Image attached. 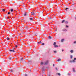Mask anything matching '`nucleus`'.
I'll use <instances>...</instances> for the list:
<instances>
[{
    "label": "nucleus",
    "instance_id": "nucleus-1",
    "mask_svg": "<svg viewBox=\"0 0 76 76\" xmlns=\"http://www.w3.org/2000/svg\"><path fill=\"white\" fill-rule=\"evenodd\" d=\"M20 61L22 62L23 63H25V60H23V58H21L20 59Z\"/></svg>",
    "mask_w": 76,
    "mask_h": 76
},
{
    "label": "nucleus",
    "instance_id": "nucleus-2",
    "mask_svg": "<svg viewBox=\"0 0 76 76\" xmlns=\"http://www.w3.org/2000/svg\"><path fill=\"white\" fill-rule=\"evenodd\" d=\"M48 63V61H47L45 62V64H44V65H47Z\"/></svg>",
    "mask_w": 76,
    "mask_h": 76
},
{
    "label": "nucleus",
    "instance_id": "nucleus-3",
    "mask_svg": "<svg viewBox=\"0 0 76 76\" xmlns=\"http://www.w3.org/2000/svg\"><path fill=\"white\" fill-rule=\"evenodd\" d=\"M9 51H10V52H12H12H13V53H15V51L14 50H10Z\"/></svg>",
    "mask_w": 76,
    "mask_h": 76
},
{
    "label": "nucleus",
    "instance_id": "nucleus-4",
    "mask_svg": "<svg viewBox=\"0 0 76 76\" xmlns=\"http://www.w3.org/2000/svg\"><path fill=\"white\" fill-rule=\"evenodd\" d=\"M65 10H66V11H68V10H69V9L68 8H66L65 9Z\"/></svg>",
    "mask_w": 76,
    "mask_h": 76
},
{
    "label": "nucleus",
    "instance_id": "nucleus-5",
    "mask_svg": "<svg viewBox=\"0 0 76 76\" xmlns=\"http://www.w3.org/2000/svg\"><path fill=\"white\" fill-rule=\"evenodd\" d=\"M31 15H35V13L34 12H31Z\"/></svg>",
    "mask_w": 76,
    "mask_h": 76
},
{
    "label": "nucleus",
    "instance_id": "nucleus-6",
    "mask_svg": "<svg viewBox=\"0 0 76 76\" xmlns=\"http://www.w3.org/2000/svg\"><path fill=\"white\" fill-rule=\"evenodd\" d=\"M62 31H66L67 29H63Z\"/></svg>",
    "mask_w": 76,
    "mask_h": 76
},
{
    "label": "nucleus",
    "instance_id": "nucleus-7",
    "mask_svg": "<svg viewBox=\"0 0 76 76\" xmlns=\"http://www.w3.org/2000/svg\"><path fill=\"white\" fill-rule=\"evenodd\" d=\"M65 23H68V22L67 21L65 20Z\"/></svg>",
    "mask_w": 76,
    "mask_h": 76
},
{
    "label": "nucleus",
    "instance_id": "nucleus-8",
    "mask_svg": "<svg viewBox=\"0 0 76 76\" xmlns=\"http://www.w3.org/2000/svg\"><path fill=\"white\" fill-rule=\"evenodd\" d=\"M48 20H51V17L48 18Z\"/></svg>",
    "mask_w": 76,
    "mask_h": 76
},
{
    "label": "nucleus",
    "instance_id": "nucleus-9",
    "mask_svg": "<svg viewBox=\"0 0 76 76\" xmlns=\"http://www.w3.org/2000/svg\"><path fill=\"white\" fill-rule=\"evenodd\" d=\"M64 41V39H61V42H63Z\"/></svg>",
    "mask_w": 76,
    "mask_h": 76
},
{
    "label": "nucleus",
    "instance_id": "nucleus-10",
    "mask_svg": "<svg viewBox=\"0 0 76 76\" xmlns=\"http://www.w3.org/2000/svg\"><path fill=\"white\" fill-rule=\"evenodd\" d=\"M56 74L58 75V76H60V75H61L60 73H57Z\"/></svg>",
    "mask_w": 76,
    "mask_h": 76
},
{
    "label": "nucleus",
    "instance_id": "nucleus-11",
    "mask_svg": "<svg viewBox=\"0 0 76 76\" xmlns=\"http://www.w3.org/2000/svg\"><path fill=\"white\" fill-rule=\"evenodd\" d=\"M10 11L11 12H12L13 11V10L12 9H11L10 10Z\"/></svg>",
    "mask_w": 76,
    "mask_h": 76
},
{
    "label": "nucleus",
    "instance_id": "nucleus-12",
    "mask_svg": "<svg viewBox=\"0 0 76 76\" xmlns=\"http://www.w3.org/2000/svg\"><path fill=\"white\" fill-rule=\"evenodd\" d=\"M48 38H49V39H51L52 38V37H51V36H49L48 37Z\"/></svg>",
    "mask_w": 76,
    "mask_h": 76
},
{
    "label": "nucleus",
    "instance_id": "nucleus-13",
    "mask_svg": "<svg viewBox=\"0 0 76 76\" xmlns=\"http://www.w3.org/2000/svg\"><path fill=\"white\" fill-rule=\"evenodd\" d=\"M2 10L3 11V12H5V9H2Z\"/></svg>",
    "mask_w": 76,
    "mask_h": 76
},
{
    "label": "nucleus",
    "instance_id": "nucleus-14",
    "mask_svg": "<svg viewBox=\"0 0 76 76\" xmlns=\"http://www.w3.org/2000/svg\"><path fill=\"white\" fill-rule=\"evenodd\" d=\"M54 47L56 48V47H58V45H55L54 46Z\"/></svg>",
    "mask_w": 76,
    "mask_h": 76
},
{
    "label": "nucleus",
    "instance_id": "nucleus-15",
    "mask_svg": "<svg viewBox=\"0 0 76 76\" xmlns=\"http://www.w3.org/2000/svg\"><path fill=\"white\" fill-rule=\"evenodd\" d=\"M29 19L30 20H33V19L32 18H29Z\"/></svg>",
    "mask_w": 76,
    "mask_h": 76
},
{
    "label": "nucleus",
    "instance_id": "nucleus-16",
    "mask_svg": "<svg viewBox=\"0 0 76 76\" xmlns=\"http://www.w3.org/2000/svg\"><path fill=\"white\" fill-rule=\"evenodd\" d=\"M65 22V20H62V23H64V22Z\"/></svg>",
    "mask_w": 76,
    "mask_h": 76
},
{
    "label": "nucleus",
    "instance_id": "nucleus-17",
    "mask_svg": "<svg viewBox=\"0 0 76 76\" xmlns=\"http://www.w3.org/2000/svg\"><path fill=\"white\" fill-rule=\"evenodd\" d=\"M56 42H54L53 44V45L54 46L55 45H56Z\"/></svg>",
    "mask_w": 76,
    "mask_h": 76
},
{
    "label": "nucleus",
    "instance_id": "nucleus-18",
    "mask_svg": "<svg viewBox=\"0 0 76 76\" xmlns=\"http://www.w3.org/2000/svg\"><path fill=\"white\" fill-rule=\"evenodd\" d=\"M7 40H9V39H10V38H9V37H7Z\"/></svg>",
    "mask_w": 76,
    "mask_h": 76
},
{
    "label": "nucleus",
    "instance_id": "nucleus-19",
    "mask_svg": "<svg viewBox=\"0 0 76 76\" xmlns=\"http://www.w3.org/2000/svg\"><path fill=\"white\" fill-rule=\"evenodd\" d=\"M58 61H61V59H59L58 60H57Z\"/></svg>",
    "mask_w": 76,
    "mask_h": 76
},
{
    "label": "nucleus",
    "instance_id": "nucleus-20",
    "mask_svg": "<svg viewBox=\"0 0 76 76\" xmlns=\"http://www.w3.org/2000/svg\"><path fill=\"white\" fill-rule=\"evenodd\" d=\"M73 57V56H72V55H70V58H72Z\"/></svg>",
    "mask_w": 76,
    "mask_h": 76
},
{
    "label": "nucleus",
    "instance_id": "nucleus-21",
    "mask_svg": "<svg viewBox=\"0 0 76 76\" xmlns=\"http://www.w3.org/2000/svg\"><path fill=\"white\" fill-rule=\"evenodd\" d=\"M25 28H26V29H28V26H26L25 27Z\"/></svg>",
    "mask_w": 76,
    "mask_h": 76
},
{
    "label": "nucleus",
    "instance_id": "nucleus-22",
    "mask_svg": "<svg viewBox=\"0 0 76 76\" xmlns=\"http://www.w3.org/2000/svg\"><path fill=\"white\" fill-rule=\"evenodd\" d=\"M70 52L71 53H73V50H72L70 51Z\"/></svg>",
    "mask_w": 76,
    "mask_h": 76
},
{
    "label": "nucleus",
    "instance_id": "nucleus-23",
    "mask_svg": "<svg viewBox=\"0 0 76 76\" xmlns=\"http://www.w3.org/2000/svg\"><path fill=\"white\" fill-rule=\"evenodd\" d=\"M9 60H12V58L10 57H9Z\"/></svg>",
    "mask_w": 76,
    "mask_h": 76
},
{
    "label": "nucleus",
    "instance_id": "nucleus-24",
    "mask_svg": "<svg viewBox=\"0 0 76 76\" xmlns=\"http://www.w3.org/2000/svg\"><path fill=\"white\" fill-rule=\"evenodd\" d=\"M41 64L42 65V64H44V63L43 62H42L41 63Z\"/></svg>",
    "mask_w": 76,
    "mask_h": 76
},
{
    "label": "nucleus",
    "instance_id": "nucleus-25",
    "mask_svg": "<svg viewBox=\"0 0 76 76\" xmlns=\"http://www.w3.org/2000/svg\"><path fill=\"white\" fill-rule=\"evenodd\" d=\"M26 15V13L24 15V16H25Z\"/></svg>",
    "mask_w": 76,
    "mask_h": 76
},
{
    "label": "nucleus",
    "instance_id": "nucleus-26",
    "mask_svg": "<svg viewBox=\"0 0 76 76\" xmlns=\"http://www.w3.org/2000/svg\"><path fill=\"white\" fill-rule=\"evenodd\" d=\"M45 45V44H44V43H43L42 44V45Z\"/></svg>",
    "mask_w": 76,
    "mask_h": 76
},
{
    "label": "nucleus",
    "instance_id": "nucleus-27",
    "mask_svg": "<svg viewBox=\"0 0 76 76\" xmlns=\"http://www.w3.org/2000/svg\"><path fill=\"white\" fill-rule=\"evenodd\" d=\"M72 62H73V63H75V61L73 60L72 61Z\"/></svg>",
    "mask_w": 76,
    "mask_h": 76
},
{
    "label": "nucleus",
    "instance_id": "nucleus-28",
    "mask_svg": "<svg viewBox=\"0 0 76 76\" xmlns=\"http://www.w3.org/2000/svg\"><path fill=\"white\" fill-rule=\"evenodd\" d=\"M8 15H10V12H8Z\"/></svg>",
    "mask_w": 76,
    "mask_h": 76
},
{
    "label": "nucleus",
    "instance_id": "nucleus-29",
    "mask_svg": "<svg viewBox=\"0 0 76 76\" xmlns=\"http://www.w3.org/2000/svg\"><path fill=\"white\" fill-rule=\"evenodd\" d=\"M75 69L73 68V72H75Z\"/></svg>",
    "mask_w": 76,
    "mask_h": 76
},
{
    "label": "nucleus",
    "instance_id": "nucleus-30",
    "mask_svg": "<svg viewBox=\"0 0 76 76\" xmlns=\"http://www.w3.org/2000/svg\"><path fill=\"white\" fill-rule=\"evenodd\" d=\"M25 76H28V75H27V74H25Z\"/></svg>",
    "mask_w": 76,
    "mask_h": 76
},
{
    "label": "nucleus",
    "instance_id": "nucleus-31",
    "mask_svg": "<svg viewBox=\"0 0 76 76\" xmlns=\"http://www.w3.org/2000/svg\"><path fill=\"white\" fill-rule=\"evenodd\" d=\"M66 28H68V27H69V26H67V25H66Z\"/></svg>",
    "mask_w": 76,
    "mask_h": 76
},
{
    "label": "nucleus",
    "instance_id": "nucleus-32",
    "mask_svg": "<svg viewBox=\"0 0 76 76\" xmlns=\"http://www.w3.org/2000/svg\"><path fill=\"white\" fill-rule=\"evenodd\" d=\"M44 69H43V68H42V71H44Z\"/></svg>",
    "mask_w": 76,
    "mask_h": 76
},
{
    "label": "nucleus",
    "instance_id": "nucleus-33",
    "mask_svg": "<svg viewBox=\"0 0 76 76\" xmlns=\"http://www.w3.org/2000/svg\"><path fill=\"white\" fill-rule=\"evenodd\" d=\"M69 62H70V63H72V61H69Z\"/></svg>",
    "mask_w": 76,
    "mask_h": 76
},
{
    "label": "nucleus",
    "instance_id": "nucleus-34",
    "mask_svg": "<svg viewBox=\"0 0 76 76\" xmlns=\"http://www.w3.org/2000/svg\"><path fill=\"white\" fill-rule=\"evenodd\" d=\"M11 71L12 72H13V70H11Z\"/></svg>",
    "mask_w": 76,
    "mask_h": 76
},
{
    "label": "nucleus",
    "instance_id": "nucleus-35",
    "mask_svg": "<svg viewBox=\"0 0 76 76\" xmlns=\"http://www.w3.org/2000/svg\"><path fill=\"white\" fill-rule=\"evenodd\" d=\"M54 53H57V52L56 51H54Z\"/></svg>",
    "mask_w": 76,
    "mask_h": 76
},
{
    "label": "nucleus",
    "instance_id": "nucleus-36",
    "mask_svg": "<svg viewBox=\"0 0 76 76\" xmlns=\"http://www.w3.org/2000/svg\"><path fill=\"white\" fill-rule=\"evenodd\" d=\"M55 69L56 70H58V69H57V68H56Z\"/></svg>",
    "mask_w": 76,
    "mask_h": 76
},
{
    "label": "nucleus",
    "instance_id": "nucleus-37",
    "mask_svg": "<svg viewBox=\"0 0 76 76\" xmlns=\"http://www.w3.org/2000/svg\"><path fill=\"white\" fill-rule=\"evenodd\" d=\"M74 44H76V41H75L74 42Z\"/></svg>",
    "mask_w": 76,
    "mask_h": 76
},
{
    "label": "nucleus",
    "instance_id": "nucleus-38",
    "mask_svg": "<svg viewBox=\"0 0 76 76\" xmlns=\"http://www.w3.org/2000/svg\"><path fill=\"white\" fill-rule=\"evenodd\" d=\"M15 47H16V48H17V47H18V45H16L15 46Z\"/></svg>",
    "mask_w": 76,
    "mask_h": 76
},
{
    "label": "nucleus",
    "instance_id": "nucleus-39",
    "mask_svg": "<svg viewBox=\"0 0 76 76\" xmlns=\"http://www.w3.org/2000/svg\"><path fill=\"white\" fill-rule=\"evenodd\" d=\"M55 20H56V17H55Z\"/></svg>",
    "mask_w": 76,
    "mask_h": 76
},
{
    "label": "nucleus",
    "instance_id": "nucleus-40",
    "mask_svg": "<svg viewBox=\"0 0 76 76\" xmlns=\"http://www.w3.org/2000/svg\"><path fill=\"white\" fill-rule=\"evenodd\" d=\"M47 76H51V75H47Z\"/></svg>",
    "mask_w": 76,
    "mask_h": 76
},
{
    "label": "nucleus",
    "instance_id": "nucleus-41",
    "mask_svg": "<svg viewBox=\"0 0 76 76\" xmlns=\"http://www.w3.org/2000/svg\"><path fill=\"white\" fill-rule=\"evenodd\" d=\"M37 21H39V19H38L37 20Z\"/></svg>",
    "mask_w": 76,
    "mask_h": 76
},
{
    "label": "nucleus",
    "instance_id": "nucleus-42",
    "mask_svg": "<svg viewBox=\"0 0 76 76\" xmlns=\"http://www.w3.org/2000/svg\"><path fill=\"white\" fill-rule=\"evenodd\" d=\"M61 2H62V1H63V0H61Z\"/></svg>",
    "mask_w": 76,
    "mask_h": 76
},
{
    "label": "nucleus",
    "instance_id": "nucleus-43",
    "mask_svg": "<svg viewBox=\"0 0 76 76\" xmlns=\"http://www.w3.org/2000/svg\"><path fill=\"white\" fill-rule=\"evenodd\" d=\"M34 34L35 35H36V34H35V33H34Z\"/></svg>",
    "mask_w": 76,
    "mask_h": 76
},
{
    "label": "nucleus",
    "instance_id": "nucleus-44",
    "mask_svg": "<svg viewBox=\"0 0 76 76\" xmlns=\"http://www.w3.org/2000/svg\"><path fill=\"white\" fill-rule=\"evenodd\" d=\"M40 42L41 44V43H42V42H41V41H40Z\"/></svg>",
    "mask_w": 76,
    "mask_h": 76
},
{
    "label": "nucleus",
    "instance_id": "nucleus-45",
    "mask_svg": "<svg viewBox=\"0 0 76 76\" xmlns=\"http://www.w3.org/2000/svg\"><path fill=\"white\" fill-rule=\"evenodd\" d=\"M53 67H54V64H53Z\"/></svg>",
    "mask_w": 76,
    "mask_h": 76
},
{
    "label": "nucleus",
    "instance_id": "nucleus-46",
    "mask_svg": "<svg viewBox=\"0 0 76 76\" xmlns=\"http://www.w3.org/2000/svg\"><path fill=\"white\" fill-rule=\"evenodd\" d=\"M37 43H38V44H40V43H39V42H38Z\"/></svg>",
    "mask_w": 76,
    "mask_h": 76
},
{
    "label": "nucleus",
    "instance_id": "nucleus-47",
    "mask_svg": "<svg viewBox=\"0 0 76 76\" xmlns=\"http://www.w3.org/2000/svg\"><path fill=\"white\" fill-rule=\"evenodd\" d=\"M7 19H9V17H7Z\"/></svg>",
    "mask_w": 76,
    "mask_h": 76
},
{
    "label": "nucleus",
    "instance_id": "nucleus-48",
    "mask_svg": "<svg viewBox=\"0 0 76 76\" xmlns=\"http://www.w3.org/2000/svg\"><path fill=\"white\" fill-rule=\"evenodd\" d=\"M74 60H76V58H74Z\"/></svg>",
    "mask_w": 76,
    "mask_h": 76
},
{
    "label": "nucleus",
    "instance_id": "nucleus-49",
    "mask_svg": "<svg viewBox=\"0 0 76 76\" xmlns=\"http://www.w3.org/2000/svg\"><path fill=\"white\" fill-rule=\"evenodd\" d=\"M21 35V33L19 35Z\"/></svg>",
    "mask_w": 76,
    "mask_h": 76
},
{
    "label": "nucleus",
    "instance_id": "nucleus-50",
    "mask_svg": "<svg viewBox=\"0 0 76 76\" xmlns=\"http://www.w3.org/2000/svg\"><path fill=\"white\" fill-rule=\"evenodd\" d=\"M15 48H13V50H15Z\"/></svg>",
    "mask_w": 76,
    "mask_h": 76
},
{
    "label": "nucleus",
    "instance_id": "nucleus-51",
    "mask_svg": "<svg viewBox=\"0 0 76 76\" xmlns=\"http://www.w3.org/2000/svg\"><path fill=\"white\" fill-rule=\"evenodd\" d=\"M23 26H24V25H23Z\"/></svg>",
    "mask_w": 76,
    "mask_h": 76
},
{
    "label": "nucleus",
    "instance_id": "nucleus-52",
    "mask_svg": "<svg viewBox=\"0 0 76 76\" xmlns=\"http://www.w3.org/2000/svg\"><path fill=\"white\" fill-rule=\"evenodd\" d=\"M62 51H64V50H62Z\"/></svg>",
    "mask_w": 76,
    "mask_h": 76
},
{
    "label": "nucleus",
    "instance_id": "nucleus-53",
    "mask_svg": "<svg viewBox=\"0 0 76 76\" xmlns=\"http://www.w3.org/2000/svg\"><path fill=\"white\" fill-rule=\"evenodd\" d=\"M47 3H48V2L47 1Z\"/></svg>",
    "mask_w": 76,
    "mask_h": 76
},
{
    "label": "nucleus",
    "instance_id": "nucleus-54",
    "mask_svg": "<svg viewBox=\"0 0 76 76\" xmlns=\"http://www.w3.org/2000/svg\"><path fill=\"white\" fill-rule=\"evenodd\" d=\"M68 74L69 75H70V74H69V73H68Z\"/></svg>",
    "mask_w": 76,
    "mask_h": 76
},
{
    "label": "nucleus",
    "instance_id": "nucleus-55",
    "mask_svg": "<svg viewBox=\"0 0 76 76\" xmlns=\"http://www.w3.org/2000/svg\"><path fill=\"white\" fill-rule=\"evenodd\" d=\"M11 15H13V14H11Z\"/></svg>",
    "mask_w": 76,
    "mask_h": 76
},
{
    "label": "nucleus",
    "instance_id": "nucleus-56",
    "mask_svg": "<svg viewBox=\"0 0 76 76\" xmlns=\"http://www.w3.org/2000/svg\"><path fill=\"white\" fill-rule=\"evenodd\" d=\"M11 15H13V14H11Z\"/></svg>",
    "mask_w": 76,
    "mask_h": 76
},
{
    "label": "nucleus",
    "instance_id": "nucleus-57",
    "mask_svg": "<svg viewBox=\"0 0 76 76\" xmlns=\"http://www.w3.org/2000/svg\"><path fill=\"white\" fill-rule=\"evenodd\" d=\"M0 16H1V15H0Z\"/></svg>",
    "mask_w": 76,
    "mask_h": 76
},
{
    "label": "nucleus",
    "instance_id": "nucleus-58",
    "mask_svg": "<svg viewBox=\"0 0 76 76\" xmlns=\"http://www.w3.org/2000/svg\"><path fill=\"white\" fill-rule=\"evenodd\" d=\"M7 47H8V46H7Z\"/></svg>",
    "mask_w": 76,
    "mask_h": 76
}]
</instances>
